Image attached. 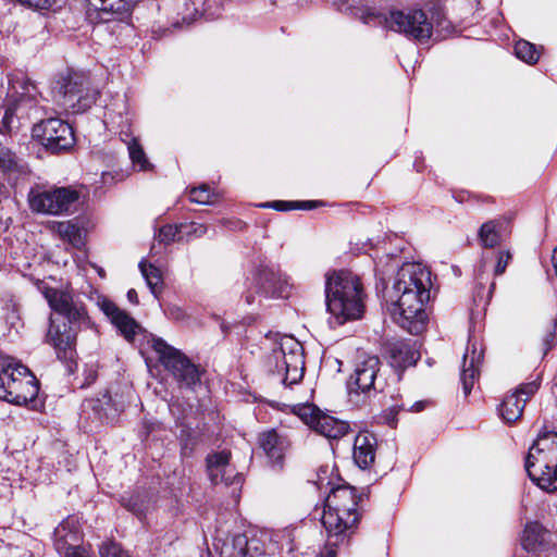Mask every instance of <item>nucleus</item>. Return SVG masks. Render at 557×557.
<instances>
[{
  "label": "nucleus",
  "mask_w": 557,
  "mask_h": 557,
  "mask_svg": "<svg viewBox=\"0 0 557 557\" xmlns=\"http://www.w3.org/2000/svg\"><path fill=\"white\" fill-rule=\"evenodd\" d=\"M98 91L91 87L89 77L79 72H70L58 78L53 87L54 101L71 113H83L96 101Z\"/></svg>",
  "instance_id": "423d86ee"
},
{
  "label": "nucleus",
  "mask_w": 557,
  "mask_h": 557,
  "mask_svg": "<svg viewBox=\"0 0 557 557\" xmlns=\"http://www.w3.org/2000/svg\"><path fill=\"white\" fill-rule=\"evenodd\" d=\"M231 453L222 450L207 457V469L213 484L225 483L226 485L242 483V476L230 465Z\"/></svg>",
  "instance_id": "a211bd4d"
},
{
  "label": "nucleus",
  "mask_w": 557,
  "mask_h": 557,
  "mask_svg": "<svg viewBox=\"0 0 557 557\" xmlns=\"http://www.w3.org/2000/svg\"><path fill=\"white\" fill-rule=\"evenodd\" d=\"M544 352L546 354L557 342V319L548 321L543 336Z\"/></svg>",
  "instance_id": "c9c22d12"
},
{
  "label": "nucleus",
  "mask_w": 557,
  "mask_h": 557,
  "mask_svg": "<svg viewBox=\"0 0 557 557\" xmlns=\"http://www.w3.org/2000/svg\"><path fill=\"white\" fill-rule=\"evenodd\" d=\"M509 235V220L505 218H498L483 223L478 232L479 242L484 248L499 246Z\"/></svg>",
  "instance_id": "4be33fe9"
},
{
  "label": "nucleus",
  "mask_w": 557,
  "mask_h": 557,
  "mask_svg": "<svg viewBox=\"0 0 557 557\" xmlns=\"http://www.w3.org/2000/svg\"><path fill=\"white\" fill-rule=\"evenodd\" d=\"M315 206L314 201H299L296 202L295 208L298 209H312Z\"/></svg>",
  "instance_id": "a19ab883"
},
{
  "label": "nucleus",
  "mask_w": 557,
  "mask_h": 557,
  "mask_svg": "<svg viewBox=\"0 0 557 557\" xmlns=\"http://www.w3.org/2000/svg\"><path fill=\"white\" fill-rule=\"evenodd\" d=\"M431 272L421 263H405L397 273L389 299L396 323L411 334L422 331L426 320L424 304L430 299Z\"/></svg>",
  "instance_id": "f257e3e1"
},
{
  "label": "nucleus",
  "mask_w": 557,
  "mask_h": 557,
  "mask_svg": "<svg viewBox=\"0 0 557 557\" xmlns=\"http://www.w3.org/2000/svg\"><path fill=\"white\" fill-rule=\"evenodd\" d=\"M547 532L537 522L528 523L523 530L521 544L528 552L536 550L544 542Z\"/></svg>",
  "instance_id": "cd10ccee"
},
{
  "label": "nucleus",
  "mask_w": 557,
  "mask_h": 557,
  "mask_svg": "<svg viewBox=\"0 0 557 557\" xmlns=\"http://www.w3.org/2000/svg\"><path fill=\"white\" fill-rule=\"evenodd\" d=\"M281 363H277L278 372L283 373V383L294 385L304 376L305 359L302 346L295 341L283 343L280 348Z\"/></svg>",
  "instance_id": "2eb2a0df"
},
{
  "label": "nucleus",
  "mask_w": 557,
  "mask_h": 557,
  "mask_svg": "<svg viewBox=\"0 0 557 557\" xmlns=\"http://www.w3.org/2000/svg\"><path fill=\"white\" fill-rule=\"evenodd\" d=\"M423 409H424V403H422V401L414 403L411 407V410L416 411V412H419Z\"/></svg>",
  "instance_id": "c03bdc74"
},
{
  "label": "nucleus",
  "mask_w": 557,
  "mask_h": 557,
  "mask_svg": "<svg viewBox=\"0 0 557 557\" xmlns=\"http://www.w3.org/2000/svg\"><path fill=\"white\" fill-rule=\"evenodd\" d=\"M45 296L51 309L59 315L50 317L46 343L53 347L57 358L70 372L76 368V337L81 327L88 323L85 307L75 302L72 295L55 288L47 289Z\"/></svg>",
  "instance_id": "f03ea898"
},
{
  "label": "nucleus",
  "mask_w": 557,
  "mask_h": 557,
  "mask_svg": "<svg viewBox=\"0 0 557 557\" xmlns=\"http://www.w3.org/2000/svg\"><path fill=\"white\" fill-rule=\"evenodd\" d=\"M255 301V298L251 294L246 295V302L251 305Z\"/></svg>",
  "instance_id": "a18cd8bd"
},
{
  "label": "nucleus",
  "mask_w": 557,
  "mask_h": 557,
  "mask_svg": "<svg viewBox=\"0 0 557 557\" xmlns=\"http://www.w3.org/2000/svg\"><path fill=\"white\" fill-rule=\"evenodd\" d=\"M258 443L272 467L281 469L285 453L290 446L288 438L272 429L259 434Z\"/></svg>",
  "instance_id": "6ab92c4d"
},
{
  "label": "nucleus",
  "mask_w": 557,
  "mask_h": 557,
  "mask_svg": "<svg viewBox=\"0 0 557 557\" xmlns=\"http://www.w3.org/2000/svg\"><path fill=\"white\" fill-rule=\"evenodd\" d=\"M57 231L62 238L67 239L74 246L82 243L79 227L70 221L59 222Z\"/></svg>",
  "instance_id": "2f4dec72"
},
{
  "label": "nucleus",
  "mask_w": 557,
  "mask_h": 557,
  "mask_svg": "<svg viewBox=\"0 0 557 557\" xmlns=\"http://www.w3.org/2000/svg\"><path fill=\"white\" fill-rule=\"evenodd\" d=\"M324 293L326 309L337 324L362 317L366 294L357 274L348 270L326 272Z\"/></svg>",
  "instance_id": "20e7f679"
},
{
  "label": "nucleus",
  "mask_w": 557,
  "mask_h": 557,
  "mask_svg": "<svg viewBox=\"0 0 557 557\" xmlns=\"http://www.w3.org/2000/svg\"><path fill=\"white\" fill-rule=\"evenodd\" d=\"M36 87L26 79H9L8 107L3 116V124H0V134L20 102L29 101L35 98Z\"/></svg>",
  "instance_id": "412c9836"
},
{
  "label": "nucleus",
  "mask_w": 557,
  "mask_h": 557,
  "mask_svg": "<svg viewBox=\"0 0 557 557\" xmlns=\"http://www.w3.org/2000/svg\"><path fill=\"white\" fill-rule=\"evenodd\" d=\"M129 509H131L132 511H134L135 513H137V515H139V513H140V511H139L138 509H135L134 507H129Z\"/></svg>",
  "instance_id": "49530a36"
},
{
  "label": "nucleus",
  "mask_w": 557,
  "mask_h": 557,
  "mask_svg": "<svg viewBox=\"0 0 557 557\" xmlns=\"http://www.w3.org/2000/svg\"><path fill=\"white\" fill-rule=\"evenodd\" d=\"M156 238L158 239L159 243H162L165 245L171 244L175 240H182L183 235L181 232V224L180 225H172V224L163 225L162 227L159 228L158 233L156 234Z\"/></svg>",
  "instance_id": "473e14b6"
},
{
  "label": "nucleus",
  "mask_w": 557,
  "mask_h": 557,
  "mask_svg": "<svg viewBox=\"0 0 557 557\" xmlns=\"http://www.w3.org/2000/svg\"><path fill=\"white\" fill-rule=\"evenodd\" d=\"M127 299L134 305L138 304V296L135 289H129L127 292Z\"/></svg>",
  "instance_id": "79ce46f5"
},
{
  "label": "nucleus",
  "mask_w": 557,
  "mask_h": 557,
  "mask_svg": "<svg viewBox=\"0 0 557 557\" xmlns=\"http://www.w3.org/2000/svg\"><path fill=\"white\" fill-rule=\"evenodd\" d=\"M359 499L356 490L348 485L337 486L327 495L321 522L326 533L329 557H335V547L347 544L355 534L361 517Z\"/></svg>",
  "instance_id": "7ed1b4c3"
},
{
  "label": "nucleus",
  "mask_w": 557,
  "mask_h": 557,
  "mask_svg": "<svg viewBox=\"0 0 557 557\" xmlns=\"http://www.w3.org/2000/svg\"><path fill=\"white\" fill-rule=\"evenodd\" d=\"M106 117L108 119H111L112 122L114 123V120H115V111L113 109H111L110 107H107V110H106Z\"/></svg>",
  "instance_id": "37998d69"
},
{
  "label": "nucleus",
  "mask_w": 557,
  "mask_h": 557,
  "mask_svg": "<svg viewBox=\"0 0 557 557\" xmlns=\"http://www.w3.org/2000/svg\"><path fill=\"white\" fill-rule=\"evenodd\" d=\"M120 137L127 147L133 165L137 166L140 171L150 170L152 165L148 161L138 139L134 137L131 132L123 129L120 132Z\"/></svg>",
  "instance_id": "bb28decb"
},
{
  "label": "nucleus",
  "mask_w": 557,
  "mask_h": 557,
  "mask_svg": "<svg viewBox=\"0 0 557 557\" xmlns=\"http://www.w3.org/2000/svg\"><path fill=\"white\" fill-rule=\"evenodd\" d=\"M39 382L32 371L20 362H9L0 371V399L14 405L35 400Z\"/></svg>",
  "instance_id": "0eeeda50"
},
{
  "label": "nucleus",
  "mask_w": 557,
  "mask_h": 557,
  "mask_svg": "<svg viewBox=\"0 0 557 557\" xmlns=\"http://www.w3.org/2000/svg\"><path fill=\"white\" fill-rule=\"evenodd\" d=\"M23 5L35 10H48L50 9L57 0H16Z\"/></svg>",
  "instance_id": "58836bf2"
},
{
  "label": "nucleus",
  "mask_w": 557,
  "mask_h": 557,
  "mask_svg": "<svg viewBox=\"0 0 557 557\" xmlns=\"http://www.w3.org/2000/svg\"><path fill=\"white\" fill-rule=\"evenodd\" d=\"M262 207H269V208H273L275 210H280V211L295 208V206H293L292 202H286V201H273L271 203L262 205Z\"/></svg>",
  "instance_id": "ea45409f"
},
{
  "label": "nucleus",
  "mask_w": 557,
  "mask_h": 557,
  "mask_svg": "<svg viewBox=\"0 0 557 557\" xmlns=\"http://www.w3.org/2000/svg\"><path fill=\"white\" fill-rule=\"evenodd\" d=\"M151 347L158 355L161 364L181 386L190 387L200 380L198 368L178 349L170 346L162 338L153 337Z\"/></svg>",
  "instance_id": "1a4fd4ad"
},
{
  "label": "nucleus",
  "mask_w": 557,
  "mask_h": 557,
  "mask_svg": "<svg viewBox=\"0 0 557 557\" xmlns=\"http://www.w3.org/2000/svg\"><path fill=\"white\" fill-rule=\"evenodd\" d=\"M79 200V193L72 187H58L50 190L32 189L28 194L29 207L33 211L50 215L72 212Z\"/></svg>",
  "instance_id": "9d476101"
},
{
  "label": "nucleus",
  "mask_w": 557,
  "mask_h": 557,
  "mask_svg": "<svg viewBox=\"0 0 557 557\" xmlns=\"http://www.w3.org/2000/svg\"><path fill=\"white\" fill-rule=\"evenodd\" d=\"M380 359L376 356H370L358 362L354 374L350 375L349 385H355L356 393L370 395L374 393H383L386 383L379 376L380 373Z\"/></svg>",
  "instance_id": "ddd939ff"
},
{
  "label": "nucleus",
  "mask_w": 557,
  "mask_h": 557,
  "mask_svg": "<svg viewBox=\"0 0 557 557\" xmlns=\"http://www.w3.org/2000/svg\"><path fill=\"white\" fill-rule=\"evenodd\" d=\"M33 136L52 153L69 150L75 143L73 128L59 117H50L36 124Z\"/></svg>",
  "instance_id": "9b49d317"
},
{
  "label": "nucleus",
  "mask_w": 557,
  "mask_h": 557,
  "mask_svg": "<svg viewBox=\"0 0 557 557\" xmlns=\"http://www.w3.org/2000/svg\"><path fill=\"white\" fill-rule=\"evenodd\" d=\"M220 557H256L262 554L260 541L248 539L246 534H236L222 542Z\"/></svg>",
  "instance_id": "aec40b11"
},
{
  "label": "nucleus",
  "mask_w": 557,
  "mask_h": 557,
  "mask_svg": "<svg viewBox=\"0 0 557 557\" xmlns=\"http://www.w3.org/2000/svg\"><path fill=\"white\" fill-rule=\"evenodd\" d=\"M525 470L543 491H557V432L537 435L525 458Z\"/></svg>",
  "instance_id": "39448f33"
},
{
  "label": "nucleus",
  "mask_w": 557,
  "mask_h": 557,
  "mask_svg": "<svg viewBox=\"0 0 557 557\" xmlns=\"http://www.w3.org/2000/svg\"><path fill=\"white\" fill-rule=\"evenodd\" d=\"M103 311L128 342L134 341L137 333L141 330L134 318L113 302H104Z\"/></svg>",
  "instance_id": "5701e85b"
},
{
  "label": "nucleus",
  "mask_w": 557,
  "mask_h": 557,
  "mask_svg": "<svg viewBox=\"0 0 557 557\" xmlns=\"http://www.w3.org/2000/svg\"><path fill=\"white\" fill-rule=\"evenodd\" d=\"M299 416L311 429L331 440L343 437L349 430V425L345 421L323 413L311 406L302 407Z\"/></svg>",
  "instance_id": "dca6fc26"
},
{
  "label": "nucleus",
  "mask_w": 557,
  "mask_h": 557,
  "mask_svg": "<svg viewBox=\"0 0 557 557\" xmlns=\"http://www.w3.org/2000/svg\"><path fill=\"white\" fill-rule=\"evenodd\" d=\"M82 535L77 522L66 519L54 530V547L60 557H91L89 549L81 545Z\"/></svg>",
  "instance_id": "4468645a"
},
{
  "label": "nucleus",
  "mask_w": 557,
  "mask_h": 557,
  "mask_svg": "<svg viewBox=\"0 0 557 557\" xmlns=\"http://www.w3.org/2000/svg\"><path fill=\"white\" fill-rule=\"evenodd\" d=\"M181 232L183 235V239H191V238H198L206 234L207 226L200 223L196 222H189V223H182L181 224Z\"/></svg>",
  "instance_id": "72a5a7b5"
},
{
  "label": "nucleus",
  "mask_w": 557,
  "mask_h": 557,
  "mask_svg": "<svg viewBox=\"0 0 557 557\" xmlns=\"http://www.w3.org/2000/svg\"><path fill=\"white\" fill-rule=\"evenodd\" d=\"M511 260V253L509 250H502L497 256V263L495 267V275H500L506 271L508 263Z\"/></svg>",
  "instance_id": "4c0bfd02"
},
{
  "label": "nucleus",
  "mask_w": 557,
  "mask_h": 557,
  "mask_svg": "<svg viewBox=\"0 0 557 557\" xmlns=\"http://www.w3.org/2000/svg\"><path fill=\"white\" fill-rule=\"evenodd\" d=\"M0 171L15 173L21 171L20 159L8 146L0 143Z\"/></svg>",
  "instance_id": "c756f323"
},
{
  "label": "nucleus",
  "mask_w": 557,
  "mask_h": 557,
  "mask_svg": "<svg viewBox=\"0 0 557 557\" xmlns=\"http://www.w3.org/2000/svg\"><path fill=\"white\" fill-rule=\"evenodd\" d=\"M388 351L393 367L407 368L416 364L420 359L417 342L399 341L393 343Z\"/></svg>",
  "instance_id": "393cba45"
},
{
  "label": "nucleus",
  "mask_w": 557,
  "mask_h": 557,
  "mask_svg": "<svg viewBox=\"0 0 557 557\" xmlns=\"http://www.w3.org/2000/svg\"><path fill=\"white\" fill-rule=\"evenodd\" d=\"M541 379L520 384L516 389L508 393L498 406V413L507 424L517 422L523 413L528 400L539 391Z\"/></svg>",
  "instance_id": "f8f14e48"
},
{
  "label": "nucleus",
  "mask_w": 557,
  "mask_h": 557,
  "mask_svg": "<svg viewBox=\"0 0 557 557\" xmlns=\"http://www.w3.org/2000/svg\"><path fill=\"white\" fill-rule=\"evenodd\" d=\"M257 283L258 292L265 298L287 297L290 290L288 278L274 267H261Z\"/></svg>",
  "instance_id": "f3484780"
},
{
  "label": "nucleus",
  "mask_w": 557,
  "mask_h": 557,
  "mask_svg": "<svg viewBox=\"0 0 557 557\" xmlns=\"http://www.w3.org/2000/svg\"><path fill=\"white\" fill-rule=\"evenodd\" d=\"M100 557H129L119 544L114 542L104 543L99 549Z\"/></svg>",
  "instance_id": "e433bc0d"
},
{
  "label": "nucleus",
  "mask_w": 557,
  "mask_h": 557,
  "mask_svg": "<svg viewBox=\"0 0 557 557\" xmlns=\"http://www.w3.org/2000/svg\"><path fill=\"white\" fill-rule=\"evenodd\" d=\"M377 441L370 432H360L355 437L354 460L361 469H368L375 460Z\"/></svg>",
  "instance_id": "b1692460"
},
{
  "label": "nucleus",
  "mask_w": 557,
  "mask_h": 557,
  "mask_svg": "<svg viewBox=\"0 0 557 557\" xmlns=\"http://www.w3.org/2000/svg\"><path fill=\"white\" fill-rule=\"evenodd\" d=\"M139 269L151 293L154 296H158L162 285V276L160 270L153 264H147L145 260L139 262Z\"/></svg>",
  "instance_id": "c85d7f7f"
},
{
  "label": "nucleus",
  "mask_w": 557,
  "mask_h": 557,
  "mask_svg": "<svg viewBox=\"0 0 557 557\" xmlns=\"http://www.w3.org/2000/svg\"><path fill=\"white\" fill-rule=\"evenodd\" d=\"M362 20L366 24L381 25L419 41L428 40L433 32L432 23L422 10H413L407 13L393 11L388 16L383 13L368 11L362 15Z\"/></svg>",
  "instance_id": "6e6552de"
},
{
  "label": "nucleus",
  "mask_w": 557,
  "mask_h": 557,
  "mask_svg": "<svg viewBox=\"0 0 557 557\" xmlns=\"http://www.w3.org/2000/svg\"><path fill=\"white\" fill-rule=\"evenodd\" d=\"M515 53L520 60L533 64L539 60V52L535 46L527 40H519L515 45Z\"/></svg>",
  "instance_id": "7c9ffc66"
},
{
  "label": "nucleus",
  "mask_w": 557,
  "mask_h": 557,
  "mask_svg": "<svg viewBox=\"0 0 557 557\" xmlns=\"http://www.w3.org/2000/svg\"><path fill=\"white\" fill-rule=\"evenodd\" d=\"M482 350L476 349L473 345L472 350L467 352L463 356L462 370L460 374L463 394L467 396L471 393L474 382L479 376V364L482 360Z\"/></svg>",
  "instance_id": "a878e982"
},
{
  "label": "nucleus",
  "mask_w": 557,
  "mask_h": 557,
  "mask_svg": "<svg viewBox=\"0 0 557 557\" xmlns=\"http://www.w3.org/2000/svg\"><path fill=\"white\" fill-rule=\"evenodd\" d=\"M213 193L207 185L194 187L190 189V200L200 205H208L212 202Z\"/></svg>",
  "instance_id": "f704fd0d"
}]
</instances>
